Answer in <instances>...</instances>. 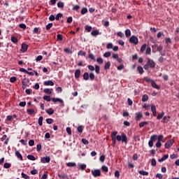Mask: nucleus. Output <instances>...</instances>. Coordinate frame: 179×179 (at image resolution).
Masks as SVG:
<instances>
[{
  "label": "nucleus",
  "instance_id": "nucleus-1",
  "mask_svg": "<svg viewBox=\"0 0 179 179\" xmlns=\"http://www.w3.org/2000/svg\"><path fill=\"white\" fill-rule=\"evenodd\" d=\"M117 134H118V131H113L111 133V135H110L113 148L115 147L117 141H118V142L122 141V142L125 143V145L128 143V138L127 137V134H125V133L122 132L121 136L120 135L117 136Z\"/></svg>",
  "mask_w": 179,
  "mask_h": 179
},
{
  "label": "nucleus",
  "instance_id": "nucleus-2",
  "mask_svg": "<svg viewBox=\"0 0 179 179\" xmlns=\"http://www.w3.org/2000/svg\"><path fill=\"white\" fill-rule=\"evenodd\" d=\"M129 41V43H131V44H134L135 45H138L139 43V39H138V37L136 36L133 35L130 37Z\"/></svg>",
  "mask_w": 179,
  "mask_h": 179
},
{
  "label": "nucleus",
  "instance_id": "nucleus-3",
  "mask_svg": "<svg viewBox=\"0 0 179 179\" xmlns=\"http://www.w3.org/2000/svg\"><path fill=\"white\" fill-rule=\"evenodd\" d=\"M147 64H148L149 67L151 69H153L154 68H156V63L155 62V61L150 58H148L147 59Z\"/></svg>",
  "mask_w": 179,
  "mask_h": 179
},
{
  "label": "nucleus",
  "instance_id": "nucleus-4",
  "mask_svg": "<svg viewBox=\"0 0 179 179\" xmlns=\"http://www.w3.org/2000/svg\"><path fill=\"white\" fill-rule=\"evenodd\" d=\"M174 145V140L171 139L165 143V149H170Z\"/></svg>",
  "mask_w": 179,
  "mask_h": 179
},
{
  "label": "nucleus",
  "instance_id": "nucleus-5",
  "mask_svg": "<svg viewBox=\"0 0 179 179\" xmlns=\"http://www.w3.org/2000/svg\"><path fill=\"white\" fill-rule=\"evenodd\" d=\"M92 174L94 177H100L101 176V171L100 169H94L92 171Z\"/></svg>",
  "mask_w": 179,
  "mask_h": 179
},
{
  "label": "nucleus",
  "instance_id": "nucleus-6",
  "mask_svg": "<svg viewBox=\"0 0 179 179\" xmlns=\"http://www.w3.org/2000/svg\"><path fill=\"white\" fill-rule=\"evenodd\" d=\"M136 115L135 117L136 121H141V118L143 117V115L141 112L136 113Z\"/></svg>",
  "mask_w": 179,
  "mask_h": 179
},
{
  "label": "nucleus",
  "instance_id": "nucleus-7",
  "mask_svg": "<svg viewBox=\"0 0 179 179\" xmlns=\"http://www.w3.org/2000/svg\"><path fill=\"white\" fill-rule=\"evenodd\" d=\"M169 121H170V116H164L161 122H162V124H167V122H169Z\"/></svg>",
  "mask_w": 179,
  "mask_h": 179
},
{
  "label": "nucleus",
  "instance_id": "nucleus-8",
  "mask_svg": "<svg viewBox=\"0 0 179 179\" xmlns=\"http://www.w3.org/2000/svg\"><path fill=\"white\" fill-rule=\"evenodd\" d=\"M151 86L154 89H157V90H160V87L157 84H156V82H155V80L152 81Z\"/></svg>",
  "mask_w": 179,
  "mask_h": 179
},
{
  "label": "nucleus",
  "instance_id": "nucleus-9",
  "mask_svg": "<svg viewBox=\"0 0 179 179\" xmlns=\"http://www.w3.org/2000/svg\"><path fill=\"white\" fill-rule=\"evenodd\" d=\"M50 157H45L41 159V163H50Z\"/></svg>",
  "mask_w": 179,
  "mask_h": 179
},
{
  "label": "nucleus",
  "instance_id": "nucleus-10",
  "mask_svg": "<svg viewBox=\"0 0 179 179\" xmlns=\"http://www.w3.org/2000/svg\"><path fill=\"white\" fill-rule=\"evenodd\" d=\"M28 46L25 43L22 44L21 51L22 52H26L27 51Z\"/></svg>",
  "mask_w": 179,
  "mask_h": 179
},
{
  "label": "nucleus",
  "instance_id": "nucleus-11",
  "mask_svg": "<svg viewBox=\"0 0 179 179\" xmlns=\"http://www.w3.org/2000/svg\"><path fill=\"white\" fill-rule=\"evenodd\" d=\"M45 86H54V82L52 80H48L43 83Z\"/></svg>",
  "mask_w": 179,
  "mask_h": 179
},
{
  "label": "nucleus",
  "instance_id": "nucleus-12",
  "mask_svg": "<svg viewBox=\"0 0 179 179\" xmlns=\"http://www.w3.org/2000/svg\"><path fill=\"white\" fill-rule=\"evenodd\" d=\"M167 159H169L168 154L165 155L161 159H158V162H159V163H162V162H164V160H167Z\"/></svg>",
  "mask_w": 179,
  "mask_h": 179
},
{
  "label": "nucleus",
  "instance_id": "nucleus-13",
  "mask_svg": "<svg viewBox=\"0 0 179 179\" xmlns=\"http://www.w3.org/2000/svg\"><path fill=\"white\" fill-rule=\"evenodd\" d=\"M75 78H76V79H79V78H80V69L76 70Z\"/></svg>",
  "mask_w": 179,
  "mask_h": 179
},
{
  "label": "nucleus",
  "instance_id": "nucleus-14",
  "mask_svg": "<svg viewBox=\"0 0 179 179\" xmlns=\"http://www.w3.org/2000/svg\"><path fill=\"white\" fill-rule=\"evenodd\" d=\"M52 101H53V103H64V101H62V99H59V98H52Z\"/></svg>",
  "mask_w": 179,
  "mask_h": 179
},
{
  "label": "nucleus",
  "instance_id": "nucleus-15",
  "mask_svg": "<svg viewBox=\"0 0 179 179\" xmlns=\"http://www.w3.org/2000/svg\"><path fill=\"white\" fill-rule=\"evenodd\" d=\"M15 156L20 159V160H23V156H22V154H20V152H19V151L16 150L15 151Z\"/></svg>",
  "mask_w": 179,
  "mask_h": 179
},
{
  "label": "nucleus",
  "instance_id": "nucleus-16",
  "mask_svg": "<svg viewBox=\"0 0 179 179\" xmlns=\"http://www.w3.org/2000/svg\"><path fill=\"white\" fill-rule=\"evenodd\" d=\"M137 70L138 71V73H140V75H142L143 73H144L145 71L143 70V67L138 66L137 67Z\"/></svg>",
  "mask_w": 179,
  "mask_h": 179
},
{
  "label": "nucleus",
  "instance_id": "nucleus-17",
  "mask_svg": "<svg viewBox=\"0 0 179 179\" xmlns=\"http://www.w3.org/2000/svg\"><path fill=\"white\" fill-rule=\"evenodd\" d=\"M43 92L45 94H51L52 93V89L45 88L43 90Z\"/></svg>",
  "mask_w": 179,
  "mask_h": 179
},
{
  "label": "nucleus",
  "instance_id": "nucleus-18",
  "mask_svg": "<svg viewBox=\"0 0 179 179\" xmlns=\"http://www.w3.org/2000/svg\"><path fill=\"white\" fill-rule=\"evenodd\" d=\"M45 112H46L47 114H48L49 115H52L54 114V109H52V108H49V109L46 110Z\"/></svg>",
  "mask_w": 179,
  "mask_h": 179
},
{
  "label": "nucleus",
  "instance_id": "nucleus-19",
  "mask_svg": "<svg viewBox=\"0 0 179 179\" xmlns=\"http://www.w3.org/2000/svg\"><path fill=\"white\" fill-rule=\"evenodd\" d=\"M149 100V96H148V94H144L142 97V101H143V103L148 101Z\"/></svg>",
  "mask_w": 179,
  "mask_h": 179
},
{
  "label": "nucleus",
  "instance_id": "nucleus-20",
  "mask_svg": "<svg viewBox=\"0 0 179 179\" xmlns=\"http://www.w3.org/2000/svg\"><path fill=\"white\" fill-rule=\"evenodd\" d=\"M145 125H149V122H141L139 123L140 128H143V127H145Z\"/></svg>",
  "mask_w": 179,
  "mask_h": 179
},
{
  "label": "nucleus",
  "instance_id": "nucleus-21",
  "mask_svg": "<svg viewBox=\"0 0 179 179\" xmlns=\"http://www.w3.org/2000/svg\"><path fill=\"white\" fill-rule=\"evenodd\" d=\"M89 78H90L89 73H87V72L84 73V74H83L84 80H89Z\"/></svg>",
  "mask_w": 179,
  "mask_h": 179
},
{
  "label": "nucleus",
  "instance_id": "nucleus-22",
  "mask_svg": "<svg viewBox=\"0 0 179 179\" xmlns=\"http://www.w3.org/2000/svg\"><path fill=\"white\" fill-rule=\"evenodd\" d=\"M111 66V62H108L104 66V69L107 71L108 69H110V67Z\"/></svg>",
  "mask_w": 179,
  "mask_h": 179
},
{
  "label": "nucleus",
  "instance_id": "nucleus-23",
  "mask_svg": "<svg viewBox=\"0 0 179 179\" xmlns=\"http://www.w3.org/2000/svg\"><path fill=\"white\" fill-rule=\"evenodd\" d=\"M89 58H90V59H92L93 61H96V57H94V55H93V53L90 52V50H89Z\"/></svg>",
  "mask_w": 179,
  "mask_h": 179
},
{
  "label": "nucleus",
  "instance_id": "nucleus-24",
  "mask_svg": "<svg viewBox=\"0 0 179 179\" xmlns=\"http://www.w3.org/2000/svg\"><path fill=\"white\" fill-rule=\"evenodd\" d=\"M83 128H85V127H83L82 125L78 126L77 128L78 132H79V134H82V132H83Z\"/></svg>",
  "mask_w": 179,
  "mask_h": 179
},
{
  "label": "nucleus",
  "instance_id": "nucleus-25",
  "mask_svg": "<svg viewBox=\"0 0 179 179\" xmlns=\"http://www.w3.org/2000/svg\"><path fill=\"white\" fill-rule=\"evenodd\" d=\"M95 78H96V76H94V73L91 72L90 73V80L93 81V80H94Z\"/></svg>",
  "mask_w": 179,
  "mask_h": 179
},
{
  "label": "nucleus",
  "instance_id": "nucleus-26",
  "mask_svg": "<svg viewBox=\"0 0 179 179\" xmlns=\"http://www.w3.org/2000/svg\"><path fill=\"white\" fill-rule=\"evenodd\" d=\"M125 36L126 37H131V30L129 29L125 30Z\"/></svg>",
  "mask_w": 179,
  "mask_h": 179
},
{
  "label": "nucleus",
  "instance_id": "nucleus-27",
  "mask_svg": "<svg viewBox=\"0 0 179 179\" xmlns=\"http://www.w3.org/2000/svg\"><path fill=\"white\" fill-rule=\"evenodd\" d=\"M91 34H92V36H99V30L96 29V30L92 31L91 32Z\"/></svg>",
  "mask_w": 179,
  "mask_h": 179
},
{
  "label": "nucleus",
  "instance_id": "nucleus-28",
  "mask_svg": "<svg viewBox=\"0 0 179 179\" xmlns=\"http://www.w3.org/2000/svg\"><path fill=\"white\" fill-rule=\"evenodd\" d=\"M38 124L40 127L43 126V116L39 117Z\"/></svg>",
  "mask_w": 179,
  "mask_h": 179
},
{
  "label": "nucleus",
  "instance_id": "nucleus-29",
  "mask_svg": "<svg viewBox=\"0 0 179 179\" xmlns=\"http://www.w3.org/2000/svg\"><path fill=\"white\" fill-rule=\"evenodd\" d=\"M139 174H141V176H149V172L145 171H140Z\"/></svg>",
  "mask_w": 179,
  "mask_h": 179
},
{
  "label": "nucleus",
  "instance_id": "nucleus-30",
  "mask_svg": "<svg viewBox=\"0 0 179 179\" xmlns=\"http://www.w3.org/2000/svg\"><path fill=\"white\" fill-rule=\"evenodd\" d=\"M27 112L29 115H34V109H27Z\"/></svg>",
  "mask_w": 179,
  "mask_h": 179
},
{
  "label": "nucleus",
  "instance_id": "nucleus-31",
  "mask_svg": "<svg viewBox=\"0 0 179 179\" xmlns=\"http://www.w3.org/2000/svg\"><path fill=\"white\" fill-rule=\"evenodd\" d=\"M78 55H80L81 57H86V52H83V50H80L78 52Z\"/></svg>",
  "mask_w": 179,
  "mask_h": 179
},
{
  "label": "nucleus",
  "instance_id": "nucleus-32",
  "mask_svg": "<svg viewBox=\"0 0 179 179\" xmlns=\"http://www.w3.org/2000/svg\"><path fill=\"white\" fill-rule=\"evenodd\" d=\"M151 52H152V48H150V47H148L145 51V54L147 55H150Z\"/></svg>",
  "mask_w": 179,
  "mask_h": 179
},
{
  "label": "nucleus",
  "instance_id": "nucleus-33",
  "mask_svg": "<svg viewBox=\"0 0 179 179\" xmlns=\"http://www.w3.org/2000/svg\"><path fill=\"white\" fill-rule=\"evenodd\" d=\"M95 72L99 75L100 73V66L99 65H95Z\"/></svg>",
  "mask_w": 179,
  "mask_h": 179
},
{
  "label": "nucleus",
  "instance_id": "nucleus-34",
  "mask_svg": "<svg viewBox=\"0 0 179 179\" xmlns=\"http://www.w3.org/2000/svg\"><path fill=\"white\" fill-rule=\"evenodd\" d=\"M164 117V113L162 111L160 114H158V116L157 117V120H162Z\"/></svg>",
  "mask_w": 179,
  "mask_h": 179
},
{
  "label": "nucleus",
  "instance_id": "nucleus-35",
  "mask_svg": "<svg viewBox=\"0 0 179 179\" xmlns=\"http://www.w3.org/2000/svg\"><path fill=\"white\" fill-rule=\"evenodd\" d=\"M146 47H147L146 44H143L140 49V52H145V50H146Z\"/></svg>",
  "mask_w": 179,
  "mask_h": 179
},
{
  "label": "nucleus",
  "instance_id": "nucleus-36",
  "mask_svg": "<svg viewBox=\"0 0 179 179\" xmlns=\"http://www.w3.org/2000/svg\"><path fill=\"white\" fill-rule=\"evenodd\" d=\"M103 57L105 58H110V57H111V52H106L103 54Z\"/></svg>",
  "mask_w": 179,
  "mask_h": 179
},
{
  "label": "nucleus",
  "instance_id": "nucleus-37",
  "mask_svg": "<svg viewBox=\"0 0 179 179\" xmlns=\"http://www.w3.org/2000/svg\"><path fill=\"white\" fill-rule=\"evenodd\" d=\"M143 80H145V82H147V83H152V82H153V80L148 78V77H144Z\"/></svg>",
  "mask_w": 179,
  "mask_h": 179
},
{
  "label": "nucleus",
  "instance_id": "nucleus-38",
  "mask_svg": "<svg viewBox=\"0 0 179 179\" xmlns=\"http://www.w3.org/2000/svg\"><path fill=\"white\" fill-rule=\"evenodd\" d=\"M157 140V135H152L150 137V141H152V142H155V141Z\"/></svg>",
  "mask_w": 179,
  "mask_h": 179
},
{
  "label": "nucleus",
  "instance_id": "nucleus-39",
  "mask_svg": "<svg viewBox=\"0 0 179 179\" xmlns=\"http://www.w3.org/2000/svg\"><path fill=\"white\" fill-rule=\"evenodd\" d=\"M68 167H76V163L75 162H69Z\"/></svg>",
  "mask_w": 179,
  "mask_h": 179
},
{
  "label": "nucleus",
  "instance_id": "nucleus-40",
  "mask_svg": "<svg viewBox=\"0 0 179 179\" xmlns=\"http://www.w3.org/2000/svg\"><path fill=\"white\" fill-rule=\"evenodd\" d=\"M27 159H28L29 160H32V161L36 160V157H35L34 156L31 155H29L27 156Z\"/></svg>",
  "mask_w": 179,
  "mask_h": 179
},
{
  "label": "nucleus",
  "instance_id": "nucleus-41",
  "mask_svg": "<svg viewBox=\"0 0 179 179\" xmlns=\"http://www.w3.org/2000/svg\"><path fill=\"white\" fill-rule=\"evenodd\" d=\"M85 13H87V8H83L81 10V15H85Z\"/></svg>",
  "mask_w": 179,
  "mask_h": 179
},
{
  "label": "nucleus",
  "instance_id": "nucleus-42",
  "mask_svg": "<svg viewBox=\"0 0 179 179\" xmlns=\"http://www.w3.org/2000/svg\"><path fill=\"white\" fill-rule=\"evenodd\" d=\"M43 100H45L46 101H50L51 100V96L45 95L43 96Z\"/></svg>",
  "mask_w": 179,
  "mask_h": 179
},
{
  "label": "nucleus",
  "instance_id": "nucleus-43",
  "mask_svg": "<svg viewBox=\"0 0 179 179\" xmlns=\"http://www.w3.org/2000/svg\"><path fill=\"white\" fill-rule=\"evenodd\" d=\"M11 41L12 43H13L14 44H16V43H17V38L15 37V36H12L11 37Z\"/></svg>",
  "mask_w": 179,
  "mask_h": 179
},
{
  "label": "nucleus",
  "instance_id": "nucleus-44",
  "mask_svg": "<svg viewBox=\"0 0 179 179\" xmlns=\"http://www.w3.org/2000/svg\"><path fill=\"white\" fill-rule=\"evenodd\" d=\"M57 41H62V39L64 38V37L61 34H57Z\"/></svg>",
  "mask_w": 179,
  "mask_h": 179
},
{
  "label": "nucleus",
  "instance_id": "nucleus-45",
  "mask_svg": "<svg viewBox=\"0 0 179 179\" xmlns=\"http://www.w3.org/2000/svg\"><path fill=\"white\" fill-rule=\"evenodd\" d=\"M96 62H98V64H103V62H104V60L103 59V58L99 57L96 59Z\"/></svg>",
  "mask_w": 179,
  "mask_h": 179
},
{
  "label": "nucleus",
  "instance_id": "nucleus-46",
  "mask_svg": "<svg viewBox=\"0 0 179 179\" xmlns=\"http://www.w3.org/2000/svg\"><path fill=\"white\" fill-rule=\"evenodd\" d=\"M117 36L118 37H120L121 38H124V37H125V35L124 34V33L119 31L117 33Z\"/></svg>",
  "mask_w": 179,
  "mask_h": 179
},
{
  "label": "nucleus",
  "instance_id": "nucleus-47",
  "mask_svg": "<svg viewBox=\"0 0 179 179\" xmlns=\"http://www.w3.org/2000/svg\"><path fill=\"white\" fill-rule=\"evenodd\" d=\"M81 141H82V143H83L84 145H89V141H87V139H86V138H83Z\"/></svg>",
  "mask_w": 179,
  "mask_h": 179
},
{
  "label": "nucleus",
  "instance_id": "nucleus-48",
  "mask_svg": "<svg viewBox=\"0 0 179 179\" xmlns=\"http://www.w3.org/2000/svg\"><path fill=\"white\" fill-rule=\"evenodd\" d=\"M157 164L156 159L153 158L151 161V165L153 166V167H155Z\"/></svg>",
  "mask_w": 179,
  "mask_h": 179
},
{
  "label": "nucleus",
  "instance_id": "nucleus-49",
  "mask_svg": "<svg viewBox=\"0 0 179 179\" xmlns=\"http://www.w3.org/2000/svg\"><path fill=\"white\" fill-rule=\"evenodd\" d=\"M165 43H166V44H171V38H165Z\"/></svg>",
  "mask_w": 179,
  "mask_h": 179
},
{
  "label": "nucleus",
  "instance_id": "nucleus-50",
  "mask_svg": "<svg viewBox=\"0 0 179 179\" xmlns=\"http://www.w3.org/2000/svg\"><path fill=\"white\" fill-rule=\"evenodd\" d=\"M113 45L111 43H109L107 44L106 45V48H108V50H111L113 48Z\"/></svg>",
  "mask_w": 179,
  "mask_h": 179
},
{
  "label": "nucleus",
  "instance_id": "nucleus-51",
  "mask_svg": "<svg viewBox=\"0 0 179 179\" xmlns=\"http://www.w3.org/2000/svg\"><path fill=\"white\" fill-rule=\"evenodd\" d=\"M102 170L105 171V173H108V167H107V166H103Z\"/></svg>",
  "mask_w": 179,
  "mask_h": 179
},
{
  "label": "nucleus",
  "instance_id": "nucleus-52",
  "mask_svg": "<svg viewBox=\"0 0 179 179\" xmlns=\"http://www.w3.org/2000/svg\"><path fill=\"white\" fill-rule=\"evenodd\" d=\"M88 69H89L90 71H91V72H93V71H95V68H94V66H92V65H89V66H88Z\"/></svg>",
  "mask_w": 179,
  "mask_h": 179
},
{
  "label": "nucleus",
  "instance_id": "nucleus-53",
  "mask_svg": "<svg viewBox=\"0 0 179 179\" xmlns=\"http://www.w3.org/2000/svg\"><path fill=\"white\" fill-rule=\"evenodd\" d=\"M92 28L91 26H87V25L85 26V30H87V31H88V32L92 31Z\"/></svg>",
  "mask_w": 179,
  "mask_h": 179
},
{
  "label": "nucleus",
  "instance_id": "nucleus-54",
  "mask_svg": "<svg viewBox=\"0 0 179 179\" xmlns=\"http://www.w3.org/2000/svg\"><path fill=\"white\" fill-rule=\"evenodd\" d=\"M151 111H152V113H156L157 112L156 111V106H155V105L151 106Z\"/></svg>",
  "mask_w": 179,
  "mask_h": 179
},
{
  "label": "nucleus",
  "instance_id": "nucleus-55",
  "mask_svg": "<svg viewBox=\"0 0 179 179\" xmlns=\"http://www.w3.org/2000/svg\"><path fill=\"white\" fill-rule=\"evenodd\" d=\"M52 27V23H49L46 25V30H50Z\"/></svg>",
  "mask_w": 179,
  "mask_h": 179
},
{
  "label": "nucleus",
  "instance_id": "nucleus-56",
  "mask_svg": "<svg viewBox=\"0 0 179 179\" xmlns=\"http://www.w3.org/2000/svg\"><path fill=\"white\" fill-rule=\"evenodd\" d=\"M21 176H22V178H24V179L29 178V176H27V174H25L24 173H22Z\"/></svg>",
  "mask_w": 179,
  "mask_h": 179
},
{
  "label": "nucleus",
  "instance_id": "nucleus-57",
  "mask_svg": "<svg viewBox=\"0 0 179 179\" xmlns=\"http://www.w3.org/2000/svg\"><path fill=\"white\" fill-rule=\"evenodd\" d=\"M115 177H116V178H120V171H115Z\"/></svg>",
  "mask_w": 179,
  "mask_h": 179
},
{
  "label": "nucleus",
  "instance_id": "nucleus-58",
  "mask_svg": "<svg viewBox=\"0 0 179 179\" xmlns=\"http://www.w3.org/2000/svg\"><path fill=\"white\" fill-rule=\"evenodd\" d=\"M127 103H128L129 106H132V104H134V101H132L130 98H128Z\"/></svg>",
  "mask_w": 179,
  "mask_h": 179
},
{
  "label": "nucleus",
  "instance_id": "nucleus-59",
  "mask_svg": "<svg viewBox=\"0 0 179 179\" xmlns=\"http://www.w3.org/2000/svg\"><path fill=\"white\" fill-rule=\"evenodd\" d=\"M41 59H43V56L42 55H38L36 57V62H38V61H41Z\"/></svg>",
  "mask_w": 179,
  "mask_h": 179
},
{
  "label": "nucleus",
  "instance_id": "nucleus-60",
  "mask_svg": "<svg viewBox=\"0 0 179 179\" xmlns=\"http://www.w3.org/2000/svg\"><path fill=\"white\" fill-rule=\"evenodd\" d=\"M156 178L163 179V175H162V173H157L156 175Z\"/></svg>",
  "mask_w": 179,
  "mask_h": 179
},
{
  "label": "nucleus",
  "instance_id": "nucleus-61",
  "mask_svg": "<svg viewBox=\"0 0 179 179\" xmlns=\"http://www.w3.org/2000/svg\"><path fill=\"white\" fill-rule=\"evenodd\" d=\"M63 6H64V3L63 2L59 1V2L57 3V7L58 8H62Z\"/></svg>",
  "mask_w": 179,
  "mask_h": 179
},
{
  "label": "nucleus",
  "instance_id": "nucleus-62",
  "mask_svg": "<svg viewBox=\"0 0 179 179\" xmlns=\"http://www.w3.org/2000/svg\"><path fill=\"white\" fill-rule=\"evenodd\" d=\"M47 124H52L54 122V120L52 119H46Z\"/></svg>",
  "mask_w": 179,
  "mask_h": 179
},
{
  "label": "nucleus",
  "instance_id": "nucleus-63",
  "mask_svg": "<svg viewBox=\"0 0 179 179\" xmlns=\"http://www.w3.org/2000/svg\"><path fill=\"white\" fill-rule=\"evenodd\" d=\"M4 169H9L10 167V164L9 163H5L3 165Z\"/></svg>",
  "mask_w": 179,
  "mask_h": 179
},
{
  "label": "nucleus",
  "instance_id": "nucleus-64",
  "mask_svg": "<svg viewBox=\"0 0 179 179\" xmlns=\"http://www.w3.org/2000/svg\"><path fill=\"white\" fill-rule=\"evenodd\" d=\"M29 146H34V140H29Z\"/></svg>",
  "mask_w": 179,
  "mask_h": 179
}]
</instances>
